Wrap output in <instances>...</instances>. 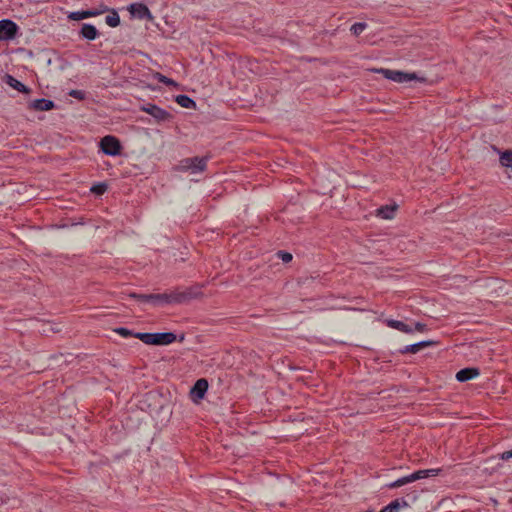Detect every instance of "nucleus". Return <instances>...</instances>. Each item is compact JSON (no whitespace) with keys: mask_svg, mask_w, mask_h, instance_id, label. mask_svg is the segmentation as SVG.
Listing matches in <instances>:
<instances>
[{"mask_svg":"<svg viewBox=\"0 0 512 512\" xmlns=\"http://www.w3.org/2000/svg\"><path fill=\"white\" fill-rule=\"evenodd\" d=\"M134 337L147 345H169L176 340V335L172 332L135 333Z\"/></svg>","mask_w":512,"mask_h":512,"instance_id":"f257e3e1","label":"nucleus"},{"mask_svg":"<svg viewBox=\"0 0 512 512\" xmlns=\"http://www.w3.org/2000/svg\"><path fill=\"white\" fill-rule=\"evenodd\" d=\"M374 71L382 74L386 79L397 83L409 82L413 80L425 81L424 78H419L416 73H407L385 68L375 69Z\"/></svg>","mask_w":512,"mask_h":512,"instance_id":"f03ea898","label":"nucleus"},{"mask_svg":"<svg viewBox=\"0 0 512 512\" xmlns=\"http://www.w3.org/2000/svg\"><path fill=\"white\" fill-rule=\"evenodd\" d=\"M172 292H173L174 304L186 303L192 299H198L203 296L201 287H198V286L189 287V288H186L183 290L175 289V290H172Z\"/></svg>","mask_w":512,"mask_h":512,"instance_id":"7ed1b4c3","label":"nucleus"},{"mask_svg":"<svg viewBox=\"0 0 512 512\" xmlns=\"http://www.w3.org/2000/svg\"><path fill=\"white\" fill-rule=\"evenodd\" d=\"M207 166V159L205 157H192L183 159L178 169L184 172H190L192 174L203 172Z\"/></svg>","mask_w":512,"mask_h":512,"instance_id":"20e7f679","label":"nucleus"},{"mask_svg":"<svg viewBox=\"0 0 512 512\" xmlns=\"http://www.w3.org/2000/svg\"><path fill=\"white\" fill-rule=\"evenodd\" d=\"M131 296L139 301L151 302L155 305L174 304L172 291L157 294H132Z\"/></svg>","mask_w":512,"mask_h":512,"instance_id":"39448f33","label":"nucleus"},{"mask_svg":"<svg viewBox=\"0 0 512 512\" xmlns=\"http://www.w3.org/2000/svg\"><path fill=\"white\" fill-rule=\"evenodd\" d=\"M102 151L110 156H116L120 154L121 144L120 141L114 136H105L100 142Z\"/></svg>","mask_w":512,"mask_h":512,"instance_id":"423d86ee","label":"nucleus"},{"mask_svg":"<svg viewBox=\"0 0 512 512\" xmlns=\"http://www.w3.org/2000/svg\"><path fill=\"white\" fill-rule=\"evenodd\" d=\"M17 32L18 26L12 20L4 19L0 21V41L14 39Z\"/></svg>","mask_w":512,"mask_h":512,"instance_id":"0eeeda50","label":"nucleus"},{"mask_svg":"<svg viewBox=\"0 0 512 512\" xmlns=\"http://www.w3.org/2000/svg\"><path fill=\"white\" fill-rule=\"evenodd\" d=\"M141 111L151 115L158 122L169 121L171 118V114L166 110L154 105V104H146L141 106Z\"/></svg>","mask_w":512,"mask_h":512,"instance_id":"6e6552de","label":"nucleus"},{"mask_svg":"<svg viewBox=\"0 0 512 512\" xmlns=\"http://www.w3.org/2000/svg\"><path fill=\"white\" fill-rule=\"evenodd\" d=\"M207 389H208V381L206 379L201 378V379L197 380L196 383L194 384V386L190 390L191 399L195 403L200 402V400H202L204 398L205 393L207 392Z\"/></svg>","mask_w":512,"mask_h":512,"instance_id":"1a4fd4ad","label":"nucleus"},{"mask_svg":"<svg viewBox=\"0 0 512 512\" xmlns=\"http://www.w3.org/2000/svg\"><path fill=\"white\" fill-rule=\"evenodd\" d=\"M492 150L498 154L501 168L505 169L506 171L510 170L512 172V150H500L496 146H492Z\"/></svg>","mask_w":512,"mask_h":512,"instance_id":"9d476101","label":"nucleus"},{"mask_svg":"<svg viewBox=\"0 0 512 512\" xmlns=\"http://www.w3.org/2000/svg\"><path fill=\"white\" fill-rule=\"evenodd\" d=\"M54 107V102L48 99H37L28 103V108L35 111H50Z\"/></svg>","mask_w":512,"mask_h":512,"instance_id":"9b49d317","label":"nucleus"},{"mask_svg":"<svg viewBox=\"0 0 512 512\" xmlns=\"http://www.w3.org/2000/svg\"><path fill=\"white\" fill-rule=\"evenodd\" d=\"M129 11L133 16H136L140 19L143 18H151V13L147 6L141 3L131 4L129 7Z\"/></svg>","mask_w":512,"mask_h":512,"instance_id":"f8f14e48","label":"nucleus"},{"mask_svg":"<svg viewBox=\"0 0 512 512\" xmlns=\"http://www.w3.org/2000/svg\"><path fill=\"white\" fill-rule=\"evenodd\" d=\"M480 374L477 368H465L457 372L456 379L459 382H465L470 379L476 378Z\"/></svg>","mask_w":512,"mask_h":512,"instance_id":"ddd939ff","label":"nucleus"},{"mask_svg":"<svg viewBox=\"0 0 512 512\" xmlns=\"http://www.w3.org/2000/svg\"><path fill=\"white\" fill-rule=\"evenodd\" d=\"M5 81L11 88H13L21 93L30 94V92H31L30 88L25 86L22 82H20L19 80H17L16 78H14L11 75H6Z\"/></svg>","mask_w":512,"mask_h":512,"instance_id":"4468645a","label":"nucleus"},{"mask_svg":"<svg viewBox=\"0 0 512 512\" xmlns=\"http://www.w3.org/2000/svg\"><path fill=\"white\" fill-rule=\"evenodd\" d=\"M435 342L434 341H421L419 343H415V344H412V345H408L406 346L401 352L402 353H417L419 352L421 349L425 348V347H429V346H432L434 345Z\"/></svg>","mask_w":512,"mask_h":512,"instance_id":"2eb2a0df","label":"nucleus"},{"mask_svg":"<svg viewBox=\"0 0 512 512\" xmlns=\"http://www.w3.org/2000/svg\"><path fill=\"white\" fill-rule=\"evenodd\" d=\"M386 324L390 328L399 330V331H401L403 333H406V334H411L413 332V329L410 326H408L407 324H405L404 322H402V321L389 319V320L386 321Z\"/></svg>","mask_w":512,"mask_h":512,"instance_id":"dca6fc26","label":"nucleus"},{"mask_svg":"<svg viewBox=\"0 0 512 512\" xmlns=\"http://www.w3.org/2000/svg\"><path fill=\"white\" fill-rule=\"evenodd\" d=\"M440 469H427V470H419L410 475V478L413 481L423 479L430 476H437L440 473Z\"/></svg>","mask_w":512,"mask_h":512,"instance_id":"f3484780","label":"nucleus"},{"mask_svg":"<svg viewBox=\"0 0 512 512\" xmlns=\"http://www.w3.org/2000/svg\"><path fill=\"white\" fill-rule=\"evenodd\" d=\"M80 34L88 40H94L98 35V31L95 26L91 24H84L81 28Z\"/></svg>","mask_w":512,"mask_h":512,"instance_id":"a211bd4d","label":"nucleus"},{"mask_svg":"<svg viewBox=\"0 0 512 512\" xmlns=\"http://www.w3.org/2000/svg\"><path fill=\"white\" fill-rule=\"evenodd\" d=\"M396 206H382L377 210V216L382 219H392L394 217Z\"/></svg>","mask_w":512,"mask_h":512,"instance_id":"6ab92c4d","label":"nucleus"},{"mask_svg":"<svg viewBox=\"0 0 512 512\" xmlns=\"http://www.w3.org/2000/svg\"><path fill=\"white\" fill-rule=\"evenodd\" d=\"M175 101L183 108L194 109L196 107L195 101L186 95L176 96Z\"/></svg>","mask_w":512,"mask_h":512,"instance_id":"aec40b11","label":"nucleus"},{"mask_svg":"<svg viewBox=\"0 0 512 512\" xmlns=\"http://www.w3.org/2000/svg\"><path fill=\"white\" fill-rule=\"evenodd\" d=\"M106 24L110 27H117L120 24V18L117 12L113 11L106 16Z\"/></svg>","mask_w":512,"mask_h":512,"instance_id":"412c9836","label":"nucleus"},{"mask_svg":"<svg viewBox=\"0 0 512 512\" xmlns=\"http://www.w3.org/2000/svg\"><path fill=\"white\" fill-rule=\"evenodd\" d=\"M153 77L165 85L177 86V83L174 80L162 75L161 73L157 72L153 75Z\"/></svg>","mask_w":512,"mask_h":512,"instance_id":"4be33fe9","label":"nucleus"},{"mask_svg":"<svg viewBox=\"0 0 512 512\" xmlns=\"http://www.w3.org/2000/svg\"><path fill=\"white\" fill-rule=\"evenodd\" d=\"M411 482L412 479L410 478V475H408L390 483L388 486L389 488H398Z\"/></svg>","mask_w":512,"mask_h":512,"instance_id":"5701e85b","label":"nucleus"},{"mask_svg":"<svg viewBox=\"0 0 512 512\" xmlns=\"http://www.w3.org/2000/svg\"><path fill=\"white\" fill-rule=\"evenodd\" d=\"M367 28V24L364 22H358L351 26L350 31L355 35H360Z\"/></svg>","mask_w":512,"mask_h":512,"instance_id":"b1692460","label":"nucleus"},{"mask_svg":"<svg viewBox=\"0 0 512 512\" xmlns=\"http://www.w3.org/2000/svg\"><path fill=\"white\" fill-rule=\"evenodd\" d=\"M108 10L109 9H108L107 6L101 5L97 9H91V10H86V11H87L88 18H90V17H95V16H98L100 14H103V13L107 12Z\"/></svg>","mask_w":512,"mask_h":512,"instance_id":"393cba45","label":"nucleus"},{"mask_svg":"<svg viewBox=\"0 0 512 512\" xmlns=\"http://www.w3.org/2000/svg\"><path fill=\"white\" fill-rule=\"evenodd\" d=\"M68 18L70 20H74V21H79V20H82V19H86V18H88L87 11L71 12L68 15Z\"/></svg>","mask_w":512,"mask_h":512,"instance_id":"a878e982","label":"nucleus"},{"mask_svg":"<svg viewBox=\"0 0 512 512\" xmlns=\"http://www.w3.org/2000/svg\"><path fill=\"white\" fill-rule=\"evenodd\" d=\"M106 190H107V186L105 184H103V183L94 185L91 188V192H93V193H95L97 195L103 194Z\"/></svg>","mask_w":512,"mask_h":512,"instance_id":"bb28decb","label":"nucleus"},{"mask_svg":"<svg viewBox=\"0 0 512 512\" xmlns=\"http://www.w3.org/2000/svg\"><path fill=\"white\" fill-rule=\"evenodd\" d=\"M115 332L118 333L119 335L123 336V337H129V336H134L135 335L130 330H128L126 328H123V327L115 329Z\"/></svg>","mask_w":512,"mask_h":512,"instance_id":"cd10ccee","label":"nucleus"},{"mask_svg":"<svg viewBox=\"0 0 512 512\" xmlns=\"http://www.w3.org/2000/svg\"><path fill=\"white\" fill-rule=\"evenodd\" d=\"M278 254L283 262L287 263L292 260V255L290 253L280 251Z\"/></svg>","mask_w":512,"mask_h":512,"instance_id":"c85d7f7f","label":"nucleus"},{"mask_svg":"<svg viewBox=\"0 0 512 512\" xmlns=\"http://www.w3.org/2000/svg\"><path fill=\"white\" fill-rule=\"evenodd\" d=\"M69 95L74 98H78V99L84 98V93L80 90H72V91H70Z\"/></svg>","mask_w":512,"mask_h":512,"instance_id":"c756f323","label":"nucleus"},{"mask_svg":"<svg viewBox=\"0 0 512 512\" xmlns=\"http://www.w3.org/2000/svg\"><path fill=\"white\" fill-rule=\"evenodd\" d=\"M512 458V450L505 451L502 454H500L499 459L501 460H509Z\"/></svg>","mask_w":512,"mask_h":512,"instance_id":"7c9ffc66","label":"nucleus"},{"mask_svg":"<svg viewBox=\"0 0 512 512\" xmlns=\"http://www.w3.org/2000/svg\"><path fill=\"white\" fill-rule=\"evenodd\" d=\"M426 329H427V327L423 323L418 322L415 324V329H414L415 331L424 332V331H426Z\"/></svg>","mask_w":512,"mask_h":512,"instance_id":"2f4dec72","label":"nucleus"}]
</instances>
